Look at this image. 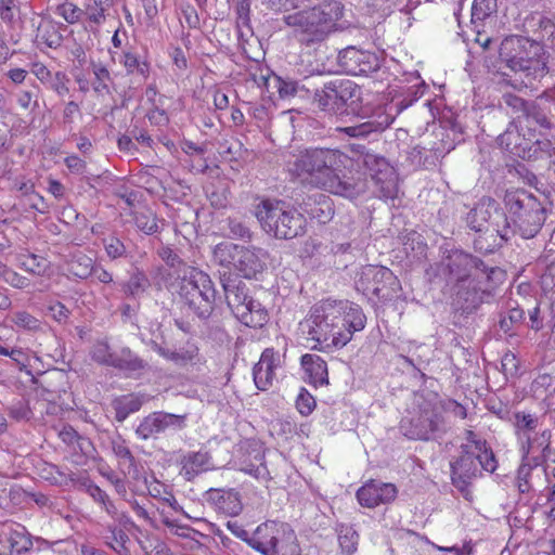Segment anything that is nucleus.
Instances as JSON below:
<instances>
[{
	"instance_id": "nucleus-57",
	"label": "nucleus",
	"mask_w": 555,
	"mask_h": 555,
	"mask_svg": "<svg viewBox=\"0 0 555 555\" xmlns=\"http://www.w3.org/2000/svg\"><path fill=\"white\" fill-rule=\"evenodd\" d=\"M3 280L9 283L11 286L16 288H25L29 285V280L25 276L20 275L15 271L9 268L5 273Z\"/></svg>"
},
{
	"instance_id": "nucleus-2",
	"label": "nucleus",
	"mask_w": 555,
	"mask_h": 555,
	"mask_svg": "<svg viewBox=\"0 0 555 555\" xmlns=\"http://www.w3.org/2000/svg\"><path fill=\"white\" fill-rule=\"evenodd\" d=\"M366 317L361 307L348 300L326 299L314 305L300 323L302 333L322 348H341L356 332L365 327Z\"/></svg>"
},
{
	"instance_id": "nucleus-48",
	"label": "nucleus",
	"mask_w": 555,
	"mask_h": 555,
	"mask_svg": "<svg viewBox=\"0 0 555 555\" xmlns=\"http://www.w3.org/2000/svg\"><path fill=\"white\" fill-rule=\"evenodd\" d=\"M296 408L302 416H308L315 409V399L308 390L301 388L296 399Z\"/></svg>"
},
{
	"instance_id": "nucleus-64",
	"label": "nucleus",
	"mask_w": 555,
	"mask_h": 555,
	"mask_svg": "<svg viewBox=\"0 0 555 555\" xmlns=\"http://www.w3.org/2000/svg\"><path fill=\"white\" fill-rule=\"evenodd\" d=\"M26 76L27 72L23 68H13L8 72V77L16 85L23 83Z\"/></svg>"
},
{
	"instance_id": "nucleus-29",
	"label": "nucleus",
	"mask_w": 555,
	"mask_h": 555,
	"mask_svg": "<svg viewBox=\"0 0 555 555\" xmlns=\"http://www.w3.org/2000/svg\"><path fill=\"white\" fill-rule=\"evenodd\" d=\"M143 397L134 393L116 398L113 402L116 420L124 422L129 414L138 412L143 405Z\"/></svg>"
},
{
	"instance_id": "nucleus-21",
	"label": "nucleus",
	"mask_w": 555,
	"mask_h": 555,
	"mask_svg": "<svg viewBox=\"0 0 555 555\" xmlns=\"http://www.w3.org/2000/svg\"><path fill=\"white\" fill-rule=\"evenodd\" d=\"M280 363L281 360L278 352L272 348L263 350L253 370L254 382L259 390L266 391L272 387L273 380L275 379V371L280 366Z\"/></svg>"
},
{
	"instance_id": "nucleus-54",
	"label": "nucleus",
	"mask_w": 555,
	"mask_h": 555,
	"mask_svg": "<svg viewBox=\"0 0 555 555\" xmlns=\"http://www.w3.org/2000/svg\"><path fill=\"white\" fill-rule=\"evenodd\" d=\"M275 88L281 98L294 95L297 92V82L293 80H284L280 77L275 78Z\"/></svg>"
},
{
	"instance_id": "nucleus-26",
	"label": "nucleus",
	"mask_w": 555,
	"mask_h": 555,
	"mask_svg": "<svg viewBox=\"0 0 555 555\" xmlns=\"http://www.w3.org/2000/svg\"><path fill=\"white\" fill-rule=\"evenodd\" d=\"M108 366L130 375L144 369L145 363L141 358L133 353L130 348L121 347L114 350L113 359Z\"/></svg>"
},
{
	"instance_id": "nucleus-12",
	"label": "nucleus",
	"mask_w": 555,
	"mask_h": 555,
	"mask_svg": "<svg viewBox=\"0 0 555 555\" xmlns=\"http://www.w3.org/2000/svg\"><path fill=\"white\" fill-rule=\"evenodd\" d=\"M513 428L522 459H527L535 450L545 449L551 439L548 429L541 428L537 414L518 411L513 415Z\"/></svg>"
},
{
	"instance_id": "nucleus-6",
	"label": "nucleus",
	"mask_w": 555,
	"mask_h": 555,
	"mask_svg": "<svg viewBox=\"0 0 555 555\" xmlns=\"http://www.w3.org/2000/svg\"><path fill=\"white\" fill-rule=\"evenodd\" d=\"M451 280L455 281L457 295L473 305L481 300L479 293L487 292L486 282L495 273L476 257L461 250L452 251L443 263Z\"/></svg>"
},
{
	"instance_id": "nucleus-35",
	"label": "nucleus",
	"mask_w": 555,
	"mask_h": 555,
	"mask_svg": "<svg viewBox=\"0 0 555 555\" xmlns=\"http://www.w3.org/2000/svg\"><path fill=\"white\" fill-rule=\"evenodd\" d=\"M68 271L79 279H87L93 271V260L85 254H77L69 262Z\"/></svg>"
},
{
	"instance_id": "nucleus-42",
	"label": "nucleus",
	"mask_w": 555,
	"mask_h": 555,
	"mask_svg": "<svg viewBox=\"0 0 555 555\" xmlns=\"http://www.w3.org/2000/svg\"><path fill=\"white\" fill-rule=\"evenodd\" d=\"M93 75L94 80L92 82L93 90L99 94H104L109 92V83L112 81L111 74L108 69L101 65H93Z\"/></svg>"
},
{
	"instance_id": "nucleus-18",
	"label": "nucleus",
	"mask_w": 555,
	"mask_h": 555,
	"mask_svg": "<svg viewBox=\"0 0 555 555\" xmlns=\"http://www.w3.org/2000/svg\"><path fill=\"white\" fill-rule=\"evenodd\" d=\"M491 205L486 206L485 204L477 205L468 215V222L473 230L480 232L483 230H488L485 227V223L491 220V225L493 230L504 240H507L509 236V222L507 221V217L493 207V215L490 211Z\"/></svg>"
},
{
	"instance_id": "nucleus-34",
	"label": "nucleus",
	"mask_w": 555,
	"mask_h": 555,
	"mask_svg": "<svg viewBox=\"0 0 555 555\" xmlns=\"http://www.w3.org/2000/svg\"><path fill=\"white\" fill-rule=\"evenodd\" d=\"M134 223L138 229L146 234H153L158 230L157 219L147 207H140L134 211Z\"/></svg>"
},
{
	"instance_id": "nucleus-56",
	"label": "nucleus",
	"mask_w": 555,
	"mask_h": 555,
	"mask_svg": "<svg viewBox=\"0 0 555 555\" xmlns=\"http://www.w3.org/2000/svg\"><path fill=\"white\" fill-rule=\"evenodd\" d=\"M48 310L50 315L59 323L65 322L69 317V310L61 302L51 304Z\"/></svg>"
},
{
	"instance_id": "nucleus-45",
	"label": "nucleus",
	"mask_w": 555,
	"mask_h": 555,
	"mask_svg": "<svg viewBox=\"0 0 555 555\" xmlns=\"http://www.w3.org/2000/svg\"><path fill=\"white\" fill-rule=\"evenodd\" d=\"M114 350L106 340H99L91 349V357L95 362L108 366L113 359Z\"/></svg>"
},
{
	"instance_id": "nucleus-36",
	"label": "nucleus",
	"mask_w": 555,
	"mask_h": 555,
	"mask_svg": "<svg viewBox=\"0 0 555 555\" xmlns=\"http://www.w3.org/2000/svg\"><path fill=\"white\" fill-rule=\"evenodd\" d=\"M338 542L343 553L351 555L357 551L359 535L350 526L341 525L337 529Z\"/></svg>"
},
{
	"instance_id": "nucleus-8",
	"label": "nucleus",
	"mask_w": 555,
	"mask_h": 555,
	"mask_svg": "<svg viewBox=\"0 0 555 555\" xmlns=\"http://www.w3.org/2000/svg\"><path fill=\"white\" fill-rule=\"evenodd\" d=\"M248 545L263 555H301L295 531L288 524L275 520L259 525Z\"/></svg>"
},
{
	"instance_id": "nucleus-22",
	"label": "nucleus",
	"mask_w": 555,
	"mask_h": 555,
	"mask_svg": "<svg viewBox=\"0 0 555 555\" xmlns=\"http://www.w3.org/2000/svg\"><path fill=\"white\" fill-rule=\"evenodd\" d=\"M393 121V117L384 111L375 113L366 121L358 125L339 128L340 132L353 138H366L371 133L382 132Z\"/></svg>"
},
{
	"instance_id": "nucleus-28",
	"label": "nucleus",
	"mask_w": 555,
	"mask_h": 555,
	"mask_svg": "<svg viewBox=\"0 0 555 555\" xmlns=\"http://www.w3.org/2000/svg\"><path fill=\"white\" fill-rule=\"evenodd\" d=\"M17 262L23 270L39 276L48 275L51 269L47 258L31 253L18 254Z\"/></svg>"
},
{
	"instance_id": "nucleus-37",
	"label": "nucleus",
	"mask_w": 555,
	"mask_h": 555,
	"mask_svg": "<svg viewBox=\"0 0 555 555\" xmlns=\"http://www.w3.org/2000/svg\"><path fill=\"white\" fill-rule=\"evenodd\" d=\"M478 450L474 451L475 460L483 470L493 473L498 467V461L490 448H488L487 442H478Z\"/></svg>"
},
{
	"instance_id": "nucleus-40",
	"label": "nucleus",
	"mask_w": 555,
	"mask_h": 555,
	"mask_svg": "<svg viewBox=\"0 0 555 555\" xmlns=\"http://www.w3.org/2000/svg\"><path fill=\"white\" fill-rule=\"evenodd\" d=\"M120 63H122L129 74H139L143 78H146L149 75V64L140 61L139 57L131 52H124Z\"/></svg>"
},
{
	"instance_id": "nucleus-25",
	"label": "nucleus",
	"mask_w": 555,
	"mask_h": 555,
	"mask_svg": "<svg viewBox=\"0 0 555 555\" xmlns=\"http://www.w3.org/2000/svg\"><path fill=\"white\" fill-rule=\"evenodd\" d=\"M8 540L11 554H23L31 550L33 539L27 529L16 522L4 525L1 532Z\"/></svg>"
},
{
	"instance_id": "nucleus-44",
	"label": "nucleus",
	"mask_w": 555,
	"mask_h": 555,
	"mask_svg": "<svg viewBox=\"0 0 555 555\" xmlns=\"http://www.w3.org/2000/svg\"><path fill=\"white\" fill-rule=\"evenodd\" d=\"M55 13L67 23L75 24L80 21L83 10L70 1H65L56 7Z\"/></svg>"
},
{
	"instance_id": "nucleus-15",
	"label": "nucleus",
	"mask_w": 555,
	"mask_h": 555,
	"mask_svg": "<svg viewBox=\"0 0 555 555\" xmlns=\"http://www.w3.org/2000/svg\"><path fill=\"white\" fill-rule=\"evenodd\" d=\"M441 424L439 409L426 403L416 415L403 418L400 428L410 439L428 440L440 429Z\"/></svg>"
},
{
	"instance_id": "nucleus-41",
	"label": "nucleus",
	"mask_w": 555,
	"mask_h": 555,
	"mask_svg": "<svg viewBox=\"0 0 555 555\" xmlns=\"http://www.w3.org/2000/svg\"><path fill=\"white\" fill-rule=\"evenodd\" d=\"M300 0H266L269 10L283 14V22L286 24V16L295 14L300 8Z\"/></svg>"
},
{
	"instance_id": "nucleus-16",
	"label": "nucleus",
	"mask_w": 555,
	"mask_h": 555,
	"mask_svg": "<svg viewBox=\"0 0 555 555\" xmlns=\"http://www.w3.org/2000/svg\"><path fill=\"white\" fill-rule=\"evenodd\" d=\"M338 63L343 70L352 76L367 75L379 68L378 56L369 51L348 47L339 52Z\"/></svg>"
},
{
	"instance_id": "nucleus-10",
	"label": "nucleus",
	"mask_w": 555,
	"mask_h": 555,
	"mask_svg": "<svg viewBox=\"0 0 555 555\" xmlns=\"http://www.w3.org/2000/svg\"><path fill=\"white\" fill-rule=\"evenodd\" d=\"M214 258L219 264L233 268L244 278L251 279L263 271L268 253L255 246L222 242L215 247Z\"/></svg>"
},
{
	"instance_id": "nucleus-5",
	"label": "nucleus",
	"mask_w": 555,
	"mask_h": 555,
	"mask_svg": "<svg viewBox=\"0 0 555 555\" xmlns=\"http://www.w3.org/2000/svg\"><path fill=\"white\" fill-rule=\"evenodd\" d=\"M343 16L339 2H323L312 8L300 9L286 16V26L294 37L302 44L311 46L324 41L333 31Z\"/></svg>"
},
{
	"instance_id": "nucleus-3",
	"label": "nucleus",
	"mask_w": 555,
	"mask_h": 555,
	"mask_svg": "<svg viewBox=\"0 0 555 555\" xmlns=\"http://www.w3.org/2000/svg\"><path fill=\"white\" fill-rule=\"evenodd\" d=\"M503 102L515 114L514 120L504 133L500 134V145L519 157H531V151L546 152L550 141L542 139L543 129L551 128V121L535 102H526L524 99L506 93Z\"/></svg>"
},
{
	"instance_id": "nucleus-33",
	"label": "nucleus",
	"mask_w": 555,
	"mask_h": 555,
	"mask_svg": "<svg viewBox=\"0 0 555 555\" xmlns=\"http://www.w3.org/2000/svg\"><path fill=\"white\" fill-rule=\"evenodd\" d=\"M332 86L337 91L339 99V105L345 108L349 101H353V98L359 95L358 86L349 79H337L332 81Z\"/></svg>"
},
{
	"instance_id": "nucleus-13",
	"label": "nucleus",
	"mask_w": 555,
	"mask_h": 555,
	"mask_svg": "<svg viewBox=\"0 0 555 555\" xmlns=\"http://www.w3.org/2000/svg\"><path fill=\"white\" fill-rule=\"evenodd\" d=\"M228 306L234 315L246 326L261 327L267 323L268 314L259 301L247 295L242 281L236 284L223 283Z\"/></svg>"
},
{
	"instance_id": "nucleus-63",
	"label": "nucleus",
	"mask_w": 555,
	"mask_h": 555,
	"mask_svg": "<svg viewBox=\"0 0 555 555\" xmlns=\"http://www.w3.org/2000/svg\"><path fill=\"white\" fill-rule=\"evenodd\" d=\"M530 327L534 331H540L543 326L542 319L540 318V307L535 306L529 310Z\"/></svg>"
},
{
	"instance_id": "nucleus-30",
	"label": "nucleus",
	"mask_w": 555,
	"mask_h": 555,
	"mask_svg": "<svg viewBox=\"0 0 555 555\" xmlns=\"http://www.w3.org/2000/svg\"><path fill=\"white\" fill-rule=\"evenodd\" d=\"M315 102L322 111L333 114H341L345 112V108L339 105L337 91H335V88L332 86V81L326 83L322 90L317 92Z\"/></svg>"
},
{
	"instance_id": "nucleus-7",
	"label": "nucleus",
	"mask_w": 555,
	"mask_h": 555,
	"mask_svg": "<svg viewBox=\"0 0 555 555\" xmlns=\"http://www.w3.org/2000/svg\"><path fill=\"white\" fill-rule=\"evenodd\" d=\"M256 217L266 233L281 240L300 235L306 227L302 214L285 202L276 199L262 201L257 206Z\"/></svg>"
},
{
	"instance_id": "nucleus-60",
	"label": "nucleus",
	"mask_w": 555,
	"mask_h": 555,
	"mask_svg": "<svg viewBox=\"0 0 555 555\" xmlns=\"http://www.w3.org/2000/svg\"><path fill=\"white\" fill-rule=\"evenodd\" d=\"M30 70L42 83H46V85L51 80V76L53 74L42 63H34L31 65V69Z\"/></svg>"
},
{
	"instance_id": "nucleus-58",
	"label": "nucleus",
	"mask_w": 555,
	"mask_h": 555,
	"mask_svg": "<svg viewBox=\"0 0 555 555\" xmlns=\"http://www.w3.org/2000/svg\"><path fill=\"white\" fill-rule=\"evenodd\" d=\"M86 492L98 503H103L107 501L108 495L105 491H103L99 486L92 483L91 481L85 482Z\"/></svg>"
},
{
	"instance_id": "nucleus-27",
	"label": "nucleus",
	"mask_w": 555,
	"mask_h": 555,
	"mask_svg": "<svg viewBox=\"0 0 555 555\" xmlns=\"http://www.w3.org/2000/svg\"><path fill=\"white\" fill-rule=\"evenodd\" d=\"M301 365L309 378V383L314 386H322L328 383L326 362L317 354H304Z\"/></svg>"
},
{
	"instance_id": "nucleus-4",
	"label": "nucleus",
	"mask_w": 555,
	"mask_h": 555,
	"mask_svg": "<svg viewBox=\"0 0 555 555\" xmlns=\"http://www.w3.org/2000/svg\"><path fill=\"white\" fill-rule=\"evenodd\" d=\"M500 55L507 67L519 76V83L522 87H531L547 73L543 46L528 38H505L501 43Z\"/></svg>"
},
{
	"instance_id": "nucleus-50",
	"label": "nucleus",
	"mask_w": 555,
	"mask_h": 555,
	"mask_svg": "<svg viewBox=\"0 0 555 555\" xmlns=\"http://www.w3.org/2000/svg\"><path fill=\"white\" fill-rule=\"evenodd\" d=\"M106 255L111 259L121 258L126 254V246L116 236H109L103 241Z\"/></svg>"
},
{
	"instance_id": "nucleus-1",
	"label": "nucleus",
	"mask_w": 555,
	"mask_h": 555,
	"mask_svg": "<svg viewBox=\"0 0 555 555\" xmlns=\"http://www.w3.org/2000/svg\"><path fill=\"white\" fill-rule=\"evenodd\" d=\"M288 171L317 188L349 198L365 191L369 175L380 198L395 199L398 195L395 169L364 145L350 144L345 151L305 150L288 163Z\"/></svg>"
},
{
	"instance_id": "nucleus-9",
	"label": "nucleus",
	"mask_w": 555,
	"mask_h": 555,
	"mask_svg": "<svg viewBox=\"0 0 555 555\" xmlns=\"http://www.w3.org/2000/svg\"><path fill=\"white\" fill-rule=\"evenodd\" d=\"M179 297L201 319H207L212 310L216 291L208 274L190 268L179 284Z\"/></svg>"
},
{
	"instance_id": "nucleus-19",
	"label": "nucleus",
	"mask_w": 555,
	"mask_h": 555,
	"mask_svg": "<svg viewBox=\"0 0 555 555\" xmlns=\"http://www.w3.org/2000/svg\"><path fill=\"white\" fill-rule=\"evenodd\" d=\"M397 488L393 483L370 480L357 491L360 505L374 508L380 504H388L397 496Z\"/></svg>"
},
{
	"instance_id": "nucleus-31",
	"label": "nucleus",
	"mask_w": 555,
	"mask_h": 555,
	"mask_svg": "<svg viewBox=\"0 0 555 555\" xmlns=\"http://www.w3.org/2000/svg\"><path fill=\"white\" fill-rule=\"evenodd\" d=\"M495 9L496 0H474L470 24L478 36L480 35L479 24L495 12Z\"/></svg>"
},
{
	"instance_id": "nucleus-11",
	"label": "nucleus",
	"mask_w": 555,
	"mask_h": 555,
	"mask_svg": "<svg viewBox=\"0 0 555 555\" xmlns=\"http://www.w3.org/2000/svg\"><path fill=\"white\" fill-rule=\"evenodd\" d=\"M509 234L518 233L522 238H532L541 230L544 221V209L533 197L525 192L507 196Z\"/></svg>"
},
{
	"instance_id": "nucleus-24",
	"label": "nucleus",
	"mask_w": 555,
	"mask_h": 555,
	"mask_svg": "<svg viewBox=\"0 0 555 555\" xmlns=\"http://www.w3.org/2000/svg\"><path fill=\"white\" fill-rule=\"evenodd\" d=\"M181 475L192 480L199 474L214 469L211 456L206 451L189 452L181 461Z\"/></svg>"
},
{
	"instance_id": "nucleus-61",
	"label": "nucleus",
	"mask_w": 555,
	"mask_h": 555,
	"mask_svg": "<svg viewBox=\"0 0 555 555\" xmlns=\"http://www.w3.org/2000/svg\"><path fill=\"white\" fill-rule=\"evenodd\" d=\"M14 1L13 0H2L0 5V17L2 21L9 23L12 22L14 17Z\"/></svg>"
},
{
	"instance_id": "nucleus-32",
	"label": "nucleus",
	"mask_w": 555,
	"mask_h": 555,
	"mask_svg": "<svg viewBox=\"0 0 555 555\" xmlns=\"http://www.w3.org/2000/svg\"><path fill=\"white\" fill-rule=\"evenodd\" d=\"M108 7L109 0H88L83 14L90 24L99 26L105 22Z\"/></svg>"
},
{
	"instance_id": "nucleus-46",
	"label": "nucleus",
	"mask_w": 555,
	"mask_h": 555,
	"mask_svg": "<svg viewBox=\"0 0 555 555\" xmlns=\"http://www.w3.org/2000/svg\"><path fill=\"white\" fill-rule=\"evenodd\" d=\"M525 318V313L519 308L509 309L508 312L502 315L500 320V328L505 334H512L514 326L520 324Z\"/></svg>"
},
{
	"instance_id": "nucleus-52",
	"label": "nucleus",
	"mask_w": 555,
	"mask_h": 555,
	"mask_svg": "<svg viewBox=\"0 0 555 555\" xmlns=\"http://www.w3.org/2000/svg\"><path fill=\"white\" fill-rule=\"evenodd\" d=\"M228 225L230 234L235 238H250L251 233L249 228L241 220L229 218Z\"/></svg>"
},
{
	"instance_id": "nucleus-51",
	"label": "nucleus",
	"mask_w": 555,
	"mask_h": 555,
	"mask_svg": "<svg viewBox=\"0 0 555 555\" xmlns=\"http://www.w3.org/2000/svg\"><path fill=\"white\" fill-rule=\"evenodd\" d=\"M69 79L66 74L63 72H56L52 74L51 80L47 83L49 87L54 90L59 95L63 96L68 93V83Z\"/></svg>"
},
{
	"instance_id": "nucleus-59",
	"label": "nucleus",
	"mask_w": 555,
	"mask_h": 555,
	"mask_svg": "<svg viewBox=\"0 0 555 555\" xmlns=\"http://www.w3.org/2000/svg\"><path fill=\"white\" fill-rule=\"evenodd\" d=\"M64 162L67 168L77 175L83 173L87 167L86 162L76 155L67 156Z\"/></svg>"
},
{
	"instance_id": "nucleus-39",
	"label": "nucleus",
	"mask_w": 555,
	"mask_h": 555,
	"mask_svg": "<svg viewBox=\"0 0 555 555\" xmlns=\"http://www.w3.org/2000/svg\"><path fill=\"white\" fill-rule=\"evenodd\" d=\"M240 469L258 480L269 479V470L264 464V456L262 453H258L255 456V462L243 463Z\"/></svg>"
},
{
	"instance_id": "nucleus-53",
	"label": "nucleus",
	"mask_w": 555,
	"mask_h": 555,
	"mask_svg": "<svg viewBox=\"0 0 555 555\" xmlns=\"http://www.w3.org/2000/svg\"><path fill=\"white\" fill-rule=\"evenodd\" d=\"M112 450L118 459L132 463L133 456L126 442L120 438L112 441Z\"/></svg>"
},
{
	"instance_id": "nucleus-20",
	"label": "nucleus",
	"mask_w": 555,
	"mask_h": 555,
	"mask_svg": "<svg viewBox=\"0 0 555 555\" xmlns=\"http://www.w3.org/2000/svg\"><path fill=\"white\" fill-rule=\"evenodd\" d=\"M451 480L452 483L462 492L469 486L480 470L474 456V451L469 449L461 450L457 460L451 462Z\"/></svg>"
},
{
	"instance_id": "nucleus-14",
	"label": "nucleus",
	"mask_w": 555,
	"mask_h": 555,
	"mask_svg": "<svg viewBox=\"0 0 555 555\" xmlns=\"http://www.w3.org/2000/svg\"><path fill=\"white\" fill-rule=\"evenodd\" d=\"M356 284L364 294L378 298H389L399 287V282L390 269L372 264L362 269Z\"/></svg>"
},
{
	"instance_id": "nucleus-43",
	"label": "nucleus",
	"mask_w": 555,
	"mask_h": 555,
	"mask_svg": "<svg viewBox=\"0 0 555 555\" xmlns=\"http://www.w3.org/2000/svg\"><path fill=\"white\" fill-rule=\"evenodd\" d=\"M150 287V280L140 271L134 272L125 284V292L130 296H139Z\"/></svg>"
},
{
	"instance_id": "nucleus-62",
	"label": "nucleus",
	"mask_w": 555,
	"mask_h": 555,
	"mask_svg": "<svg viewBox=\"0 0 555 555\" xmlns=\"http://www.w3.org/2000/svg\"><path fill=\"white\" fill-rule=\"evenodd\" d=\"M227 527L235 537L248 543V539H250L251 535H249V533L243 528L242 525L234 520L228 521Z\"/></svg>"
},
{
	"instance_id": "nucleus-38",
	"label": "nucleus",
	"mask_w": 555,
	"mask_h": 555,
	"mask_svg": "<svg viewBox=\"0 0 555 555\" xmlns=\"http://www.w3.org/2000/svg\"><path fill=\"white\" fill-rule=\"evenodd\" d=\"M38 39L49 48H57L62 44L63 37L52 23H43L38 27Z\"/></svg>"
},
{
	"instance_id": "nucleus-47",
	"label": "nucleus",
	"mask_w": 555,
	"mask_h": 555,
	"mask_svg": "<svg viewBox=\"0 0 555 555\" xmlns=\"http://www.w3.org/2000/svg\"><path fill=\"white\" fill-rule=\"evenodd\" d=\"M198 361V349L194 345H188L179 350H176L175 364L177 365L195 364Z\"/></svg>"
},
{
	"instance_id": "nucleus-55",
	"label": "nucleus",
	"mask_w": 555,
	"mask_h": 555,
	"mask_svg": "<svg viewBox=\"0 0 555 555\" xmlns=\"http://www.w3.org/2000/svg\"><path fill=\"white\" fill-rule=\"evenodd\" d=\"M531 475V467L529 465H520L517 472V486L521 493H526L530 489L529 477Z\"/></svg>"
},
{
	"instance_id": "nucleus-17",
	"label": "nucleus",
	"mask_w": 555,
	"mask_h": 555,
	"mask_svg": "<svg viewBox=\"0 0 555 555\" xmlns=\"http://www.w3.org/2000/svg\"><path fill=\"white\" fill-rule=\"evenodd\" d=\"M185 426V416L165 412H153L145 416L135 429L140 439L146 440L168 429H182Z\"/></svg>"
},
{
	"instance_id": "nucleus-23",
	"label": "nucleus",
	"mask_w": 555,
	"mask_h": 555,
	"mask_svg": "<svg viewBox=\"0 0 555 555\" xmlns=\"http://www.w3.org/2000/svg\"><path fill=\"white\" fill-rule=\"evenodd\" d=\"M208 501L214 504L217 511L227 516H236L243 509L240 493L233 489H210Z\"/></svg>"
},
{
	"instance_id": "nucleus-49",
	"label": "nucleus",
	"mask_w": 555,
	"mask_h": 555,
	"mask_svg": "<svg viewBox=\"0 0 555 555\" xmlns=\"http://www.w3.org/2000/svg\"><path fill=\"white\" fill-rule=\"evenodd\" d=\"M12 322L21 328L27 330V331H36L39 328L40 323L38 319L33 317L30 313L26 311H18L15 312L12 318Z\"/></svg>"
}]
</instances>
